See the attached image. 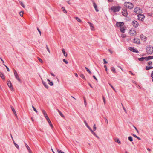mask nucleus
<instances>
[{"label":"nucleus","instance_id":"obj_1","mask_svg":"<svg viewBox=\"0 0 153 153\" xmlns=\"http://www.w3.org/2000/svg\"><path fill=\"white\" fill-rule=\"evenodd\" d=\"M121 7L120 6H112L110 8L111 10L112 11L113 13H116V12H119Z\"/></svg>","mask_w":153,"mask_h":153},{"label":"nucleus","instance_id":"obj_2","mask_svg":"<svg viewBox=\"0 0 153 153\" xmlns=\"http://www.w3.org/2000/svg\"><path fill=\"white\" fill-rule=\"evenodd\" d=\"M146 50L148 54H151L153 53V47L151 46L147 47Z\"/></svg>","mask_w":153,"mask_h":153},{"label":"nucleus","instance_id":"obj_3","mask_svg":"<svg viewBox=\"0 0 153 153\" xmlns=\"http://www.w3.org/2000/svg\"><path fill=\"white\" fill-rule=\"evenodd\" d=\"M124 5L130 9H132L134 7L133 4L130 2H126L125 3Z\"/></svg>","mask_w":153,"mask_h":153},{"label":"nucleus","instance_id":"obj_4","mask_svg":"<svg viewBox=\"0 0 153 153\" xmlns=\"http://www.w3.org/2000/svg\"><path fill=\"white\" fill-rule=\"evenodd\" d=\"M14 76L15 78L20 83H21V80L20 79L19 76L18 75V74L16 71L14 70L13 71Z\"/></svg>","mask_w":153,"mask_h":153},{"label":"nucleus","instance_id":"obj_5","mask_svg":"<svg viewBox=\"0 0 153 153\" xmlns=\"http://www.w3.org/2000/svg\"><path fill=\"white\" fill-rule=\"evenodd\" d=\"M134 12L136 14H140L143 13L142 10L140 9L139 7H137L134 8Z\"/></svg>","mask_w":153,"mask_h":153},{"label":"nucleus","instance_id":"obj_6","mask_svg":"<svg viewBox=\"0 0 153 153\" xmlns=\"http://www.w3.org/2000/svg\"><path fill=\"white\" fill-rule=\"evenodd\" d=\"M138 19L141 21H143L145 18V16L143 14H139L137 15Z\"/></svg>","mask_w":153,"mask_h":153},{"label":"nucleus","instance_id":"obj_7","mask_svg":"<svg viewBox=\"0 0 153 153\" xmlns=\"http://www.w3.org/2000/svg\"><path fill=\"white\" fill-rule=\"evenodd\" d=\"M130 34L132 36H136L137 33L136 30L134 29H131L129 31Z\"/></svg>","mask_w":153,"mask_h":153},{"label":"nucleus","instance_id":"obj_8","mask_svg":"<svg viewBox=\"0 0 153 153\" xmlns=\"http://www.w3.org/2000/svg\"><path fill=\"white\" fill-rule=\"evenodd\" d=\"M123 11L122 12V15L125 16H127L128 15L127 11L126 8H123L122 9Z\"/></svg>","mask_w":153,"mask_h":153},{"label":"nucleus","instance_id":"obj_9","mask_svg":"<svg viewBox=\"0 0 153 153\" xmlns=\"http://www.w3.org/2000/svg\"><path fill=\"white\" fill-rule=\"evenodd\" d=\"M133 26L135 28L139 26V23L138 22L135 20L133 21L132 22Z\"/></svg>","mask_w":153,"mask_h":153},{"label":"nucleus","instance_id":"obj_10","mask_svg":"<svg viewBox=\"0 0 153 153\" xmlns=\"http://www.w3.org/2000/svg\"><path fill=\"white\" fill-rule=\"evenodd\" d=\"M84 123L85 124V125L87 126V127L88 128V129L90 130L91 132L93 134H95V132L93 131L91 129V128L89 127V126L88 125V123H87L86 121H84Z\"/></svg>","mask_w":153,"mask_h":153},{"label":"nucleus","instance_id":"obj_11","mask_svg":"<svg viewBox=\"0 0 153 153\" xmlns=\"http://www.w3.org/2000/svg\"><path fill=\"white\" fill-rule=\"evenodd\" d=\"M129 49L131 51L134 52H135L137 53H139V51L137 50H136V49H135V48L133 47H130L129 48Z\"/></svg>","mask_w":153,"mask_h":153},{"label":"nucleus","instance_id":"obj_12","mask_svg":"<svg viewBox=\"0 0 153 153\" xmlns=\"http://www.w3.org/2000/svg\"><path fill=\"white\" fill-rule=\"evenodd\" d=\"M124 24L123 22H117L116 23V25L118 27H121L124 25Z\"/></svg>","mask_w":153,"mask_h":153},{"label":"nucleus","instance_id":"obj_13","mask_svg":"<svg viewBox=\"0 0 153 153\" xmlns=\"http://www.w3.org/2000/svg\"><path fill=\"white\" fill-rule=\"evenodd\" d=\"M7 84L10 88L12 90L13 89V88L12 87L11 82L10 80H8L7 81Z\"/></svg>","mask_w":153,"mask_h":153},{"label":"nucleus","instance_id":"obj_14","mask_svg":"<svg viewBox=\"0 0 153 153\" xmlns=\"http://www.w3.org/2000/svg\"><path fill=\"white\" fill-rule=\"evenodd\" d=\"M133 42L134 43L137 44L140 43V41L139 39L137 38H134L133 39Z\"/></svg>","mask_w":153,"mask_h":153},{"label":"nucleus","instance_id":"obj_15","mask_svg":"<svg viewBox=\"0 0 153 153\" xmlns=\"http://www.w3.org/2000/svg\"><path fill=\"white\" fill-rule=\"evenodd\" d=\"M140 38L143 41H146L147 39V38L145 36L143 35H140Z\"/></svg>","mask_w":153,"mask_h":153},{"label":"nucleus","instance_id":"obj_16","mask_svg":"<svg viewBox=\"0 0 153 153\" xmlns=\"http://www.w3.org/2000/svg\"><path fill=\"white\" fill-rule=\"evenodd\" d=\"M146 60L147 61L149 60L153 59V56H149L148 57H145Z\"/></svg>","mask_w":153,"mask_h":153},{"label":"nucleus","instance_id":"obj_17","mask_svg":"<svg viewBox=\"0 0 153 153\" xmlns=\"http://www.w3.org/2000/svg\"><path fill=\"white\" fill-rule=\"evenodd\" d=\"M0 76L4 80H5V77L3 73L1 72L0 71Z\"/></svg>","mask_w":153,"mask_h":153},{"label":"nucleus","instance_id":"obj_18","mask_svg":"<svg viewBox=\"0 0 153 153\" xmlns=\"http://www.w3.org/2000/svg\"><path fill=\"white\" fill-rule=\"evenodd\" d=\"M93 6L95 9V10L96 12H98L99 11V10L97 8V6L95 2L93 3Z\"/></svg>","mask_w":153,"mask_h":153},{"label":"nucleus","instance_id":"obj_19","mask_svg":"<svg viewBox=\"0 0 153 153\" xmlns=\"http://www.w3.org/2000/svg\"><path fill=\"white\" fill-rule=\"evenodd\" d=\"M88 23L89 24V25L91 27V29L92 30H93V29L94 28V27L92 23L90 22H88Z\"/></svg>","mask_w":153,"mask_h":153},{"label":"nucleus","instance_id":"obj_20","mask_svg":"<svg viewBox=\"0 0 153 153\" xmlns=\"http://www.w3.org/2000/svg\"><path fill=\"white\" fill-rule=\"evenodd\" d=\"M42 83L43 85H44V86L46 88H47L48 89V85H47V83H46V82H45L44 81H42Z\"/></svg>","mask_w":153,"mask_h":153},{"label":"nucleus","instance_id":"obj_21","mask_svg":"<svg viewBox=\"0 0 153 153\" xmlns=\"http://www.w3.org/2000/svg\"><path fill=\"white\" fill-rule=\"evenodd\" d=\"M47 81L48 82V84L50 85V86H53V83L52 82H51L50 80L48 79H47Z\"/></svg>","mask_w":153,"mask_h":153},{"label":"nucleus","instance_id":"obj_22","mask_svg":"<svg viewBox=\"0 0 153 153\" xmlns=\"http://www.w3.org/2000/svg\"><path fill=\"white\" fill-rule=\"evenodd\" d=\"M62 51L64 56L65 57H67V54L65 52L64 49H62Z\"/></svg>","mask_w":153,"mask_h":153},{"label":"nucleus","instance_id":"obj_23","mask_svg":"<svg viewBox=\"0 0 153 153\" xmlns=\"http://www.w3.org/2000/svg\"><path fill=\"white\" fill-rule=\"evenodd\" d=\"M120 31L122 33H124L125 32V29L124 27H121L120 28Z\"/></svg>","mask_w":153,"mask_h":153},{"label":"nucleus","instance_id":"obj_24","mask_svg":"<svg viewBox=\"0 0 153 153\" xmlns=\"http://www.w3.org/2000/svg\"><path fill=\"white\" fill-rule=\"evenodd\" d=\"M145 59H146L145 57H142L138 58V60L140 61H143Z\"/></svg>","mask_w":153,"mask_h":153},{"label":"nucleus","instance_id":"obj_25","mask_svg":"<svg viewBox=\"0 0 153 153\" xmlns=\"http://www.w3.org/2000/svg\"><path fill=\"white\" fill-rule=\"evenodd\" d=\"M111 71L113 73H115L116 72L115 68L114 67H111Z\"/></svg>","mask_w":153,"mask_h":153},{"label":"nucleus","instance_id":"obj_26","mask_svg":"<svg viewBox=\"0 0 153 153\" xmlns=\"http://www.w3.org/2000/svg\"><path fill=\"white\" fill-rule=\"evenodd\" d=\"M47 121H48V123H49L50 126L51 127V128H52L53 127V125L51 122L50 120L49 119Z\"/></svg>","mask_w":153,"mask_h":153},{"label":"nucleus","instance_id":"obj_27","mask_svg":"<svg viewBox=\"0 0 153 153\" xmlns=\"http://www.w3.org/2000/svg\"><path fill=\"white\" fill-rule=\"evenodd\" d=\"M115 142L118 143L119 144H121V142L119 139H114Z\"/></svg>","mask_w":153,"mask_h":153},{"label":"nucleus","instance_id":"obj_28","mask_svg":"<svg viewBox=\"0 0 153 153\" xmlns=\"http://www.w3.org/2000/svg\"><path fill=\"white\" fill-rule=\"evenodd\" d=\"M134 137H135L136 138H137V139L139 140H141V139L139 137H137V136L136 135L133 134H131Z\"/></svg>","mask_w":153,"mask_h":153},{"label":"nucleus","instance_id":"obj_29","mask_svg":"<svg viewBox=\"0 0 153 153\" xmlns=\"http://www.w3.org/2000/svg\"><path fill=\"white\" fill-rule=\"evenodd\" d=\"M85 68L86 70L90 74H91V71L88 69V68L87 67H85Z\"/></svg>","mask_w":153,"mask_h":153},{"label":"nucleus","instance_id":"obj_30","mask_svg":"<svg viewBox=\"0 0 153 153\" xmlns=\"http://www.w3.org/2000/svg\"><path fill=\"white\" fill-rule=\"evenodd\" d=\"M80 76L81 77H82L84 80H86V78H85V76L83 74H81L80 75Z\"/></svg>","mask_w":153,"mask_h":153},{"label":"nucleus","instance_id":"obj_31","mask_svg":"<svg viewBox=\"0 0 153 153\" xmlns=\"http://www.w3.org/2000/svg\"><path fill=\"white\" fill-rule=\"evenodd\" d=\"M42 113H43L44 117L45 116H46L47 115V114L46 111L44 110H42Z\"/></svg>","mask_w":153,"mask_h":153},{"label":"nucleus","instance_id":"obj_32","mask_svg":"<svg viewBox=\"0 0 153 153\" xmlns=\"http://www.w3.org/2000/svg\"><path fill=\"white\" fill-rule=\"evenodd\" d=\"M153 68V67H148V66H146V70H149V69H152V68Z\"/></svg>","mask_w":153,"mask_h":153},{"label":"nucleus","instance_id":"obj_33","mask_svg":"<svg viewBox=\"0 0 153 153\" xmlns=\"http://www.w3.org/2000/svg\"><path fill=\"white\" fill-rule=\"evenodd\" d=\"M14 144L15 146L19 149V146L17 144L15 141H14Z\"/></svg>","mask_w":153,"mask_h":153},{"label":"nucleus","instance_id":"obj_34","mask_svg":"<svg viewBox=\"0 0 153 153\" xmlns=\"http://www.w3.org/2000/svg\"><path fill=\"white\" fill-rule=\"evenodd\" d=\"M128 140L131 142L133 141L132 137L131 136H129L128 137Z\"/></svg>","mask_w":153,"mask_h":153},{"label":"nucleus","instance_id":"obj_35","mask_svg":"<svg viewBox=\"0 0 153 153\" xmlns=\"http://www.w3.org/2000/svg\"><path fill=\"white\" fill-rule=\"evenodd\" d=\"M75 19L76 20H77L78 22H81V20L78 17H76Z\"/></svg>","mask_w":153,"mask_h":153},{"label":"nucleus","instance_id":"obj_36","mask_svg":"<svg viewBox=\"0 0 153 153\" xmlns=\"http://www.w3.org/2000/svg\"><path fill=\"white\" fill-rule=\"evenodd\" d=\"M23 14H24L23 11H21V12H19V14H20V16L22 17L23 16Z\"/></svg>","mask_w":153,"mask_h":153},{"label":"nucleus","instance_id":"obj_37","mask_svg":"<svg viewBox=\"0 0 153 153\" xmlns=\"http://www.w3.org/2000/svg\"><path fill=\"white\" fill-rule=\"evenodd\" d=\"M62 11H63V12L65 13H67V11L66 10H65V8L64 7H62Z\"/></svg>","mask_w":153,"mask_h":153},{"label":"nucleus","instance_id":"obj_38","mask_svg":"<svg viewBox=\"0 0 153 153\" xmlns=\"http://www.w3.org/2000/svg\"><path fill=\"white\" fill-rule=\"evenodd\" d=\"M46 48L47 49V51H48V52L49 53H50V50L47 45H46Z\"/></svg>","mask_w":153,"mask_h":153},{"label":"nucleus","instance_id":"obj_39","mask_svg":"<svg viewBox=\"0 0 153 153\" xmlns=\"http://www.w3.org/2000/svg\"><path fill=\"white\" fill-rule=\"evenodd\" d=\"M19 2H20V4L22 6V7L23 8H25V6H24V4L23 3V2H21V1H20Z\"/></svg>","mask_w":153,"mask_h":153},{"label":"nucleus","instance_id":"obj_40","mask_svg":"<svg viewBox=\"0 0 153 153\" xmlns=\"http://www.w3.org/2000/svg\"><path fill=\"white\" fill-rule=\"evenodd\" d=\"M38 59L39 61L41 63H42L43 62V61L40 58L38 57Z\"/></svg>","mask_w":153,"mask_h":153},{"label":"nucleus","instance_id":"obj_41","mask_svg":"<svg viewBox=\"0 0 153 153\" xmlns=\"http://www.w3.org/2000/svg\"><path fill=\"white\" fill-rule=\"evenodd\" d=\"M109 85H110V86H111V87L113 89V90L115 91H116V90H115V88H114V87H113V86L110 83H109Z\"/></svg>","mask_w":153,"mask_h":153},{"label":"nucleus","instance_id":"obj_42","mask_svg":"<svg viewBox=\"0 0 153 153\" xmlns=\"http://www.w3.org/2000/svg\"><path fill=\"white\" fill-rule=\"evenodd\" d=\"M57 151L58 153H65L64 152L60 150L59 149H57Z\"/></svg>","mask_w":153,"mask_h":153},{"label":"nucleus","instance_id":"obj_43","mask_svg":"<svg viewBox=\"0 0 153 153\" xmlns=\"http://www.w3.org/2000/svg\"><path fill=\"white\" fill-rule=\"evenodd\" d=\"M32 108H33L34 111L36 112V113H37V111L36 110V109L35 108V107H34L33 105H32Z\"/></svg>","mask_w":153,"mask_h":153},{"label":"nucleus","instance_id":"obj_44","mask_svg":"<svg viewBox=\"0 0 153 153\" xmlns=\"http://www.w3.org/2000/svg\"><path fill=\"white\" fill-rule=\"evenodd\" d=\"M59 115L63 118H64L65 117L64 115L62 114L61 113V112H60L59 113Z\"/></svg>","mask_w":153,"mask_h":153},{"label":"nucleus","instance_id":"obj_45","mask_svg":"<svg viewBox=\"0 0 153 153\" xmlns=\"http://www.w3.org/2000/svg\"><path fill=\"white\" fill-rule=\"evenodd\" d=\"M63 61L64 62H65V63L66 64L68 63V61L67 60H66L65 59H63Z\"/></svg>","mask_w":153,"mask_h":153},{"label":"nucleus","instance_id":"obj_46","mask_svg":"<svg viewBox=\"0 0 153 153\" xmlns=\"http://www.w3.org/2000/svg\"><path fill=\"white\" fill-rule=\"evenodd\" d=\"M93 128L94 131H95L96 130L97 128L96 127V125L95 124H94V125Z\"/></svg>","mask_w":153,"mask_h":153},{"label":"nucleus","instance_id":"obj_47","mask_svg":"<svg viewBox=\"0 0 153 153\" xmlns=\"http://www.w3.org/2000/svg\"><path fill=\"white\" fill-rule=\"evenodd\" d=\"M37 30L39 32V33L40 35L41 36V33L40 29H39V28L37 27Z\"/></svg>","mask_w":153,"mask_h":153},{"label":"nucleus","instance_id":"obj_48","mask_svg":"<svg viewBox=\"0 0 153 153\" xmlns=\"http://www.w3.org/2000/svg\"><path fill=\"white\" fill-rule=\"evenodd\" d=\"M104 119L105 120V122L107 123V124H108V120L107 118H106L105 117H104Z\"/></svg>","mask_w":153,"mask_h":153},{"label":"nucleus","instance_id":"obj_49","mask_svg":"<svg viewBox=\"0 0 153 153\" xmlns=\"http://www.w3.org/2000/svg\"><path fill=\"white\" fill-rule=\"evenodd\" d=\"M102 98H103V101L104 104L105 105V98L104 97V96L102 97Z\"/></svg>","mask_w":153,"mask_h":153},{"label":"nucleus","instance_id":"obj_50","mask_svg":"<svg viewBox=\"0 0 153 153\" xmlns=\"http://www.w3.org/2000/svg\"><path fill=\"white\" fill-rule=\"evenodd\" d=\"M104 67L105 68V71L107 72V66L106 65H104ZM107 73H108V72H107Z\"/></svg>","mask_w":153,"mask_h":153},{"label":"nucleus","instance_id":"obj_51","mask_svg":"<svg viewBox=\"0 0 153 153\" xmlns=\"http://www.w3.org/2000/svg\"><path fill=\"white\" fill-rule=\"evenodd\" d=\"M11 108L13 112H14V111H15V110L13 106H11Z\"/></svg>","mask_w":153,"mask_h":153},{"label":"nucleus","instance_id":"obj_52","mask_svg":"<svg viewBox=\"0 0 153 153\" xmlns=\"http://www.w3.org/2000/svg\"><path fill=\"white\" fill-rule=\"evenodd\" d=\"M25 145L27 149H30V147H29V146H28V145H27V144L26 143H25Z\"/></svg>","mask_w":153,"mask_h":153},{"label":"nucleus","instance_id":"obj_53","mask_svg":"<svg viewBox=\"0 0 153 153\" xmlns=\"http://www.w3.org/2000/svg\"><path fill=\"white\" fill-rule=\"evenodd\" d=\"M152 62L151 61H149L148 63V64L149 65H151L152 64Z\"/></svg>","mask_w":153,"mask_h":153},{"label":"nucleus","instance_id":"obj_54","mask_svg":"<svg viewBox=\"0 0 153 153\" xmlns=\"http://www.w3.org/2000/svg\"><path fill=\"white\" fill-rule=\"evenodd\" d=\"M3 65L5 66V67H6V68L7 70V71H9L10 70H9V68L8 67H7V66L5 65L4 64H3Z\"/></svg>","mask_w":153,"mask_h":153},{"label":"nucleus","instance_id":"obj_55","mask_svg":"<svg viewBox=\"0 0 153 153\" xmlns=\"http://www.w3.org/2000/svg\"><path fill=\"white\" fill-rule=\"evenodd\" d=\"M45 117L46 118V120H47V121L49 119H49L48 115L47 116H46Z\"/></svg>","mask_w":153,"mask_h":153},{"label":"nucleus","instance_id":"obj_56","mask_svg":"<svg viewBox=\"0 0 153 153\" xmlns=\"http://www.w3.org/2000/svg\"><path fill=\"white\" fill-rule=\"evenodd\" d=\"M103 60L104 61V64H106L107 63V62L106 61L105 59H103Z\"/></svg>","mask_w":153,"mask_h":153},{"label":"nucleus","instance_id":"obj_57","mask_svg":"<svg viewBox=\"0 0 153 153\" xmlns=\"http://www.w3.org/2000/svg\"><path fill=\"white\" fill-rule=\"evenodd\" d=\"M133 127L136 130V131L138 132V130L136 128V127H135L134 126H133Z\"/></svg>","mask_w":153,"mask_h":153},{"label":"nucleus","instance_id":"obj_58","mask_svg":"<svg viewBox=\"0 0 153 153\" xmlns=\"http://www.w3.org/2000/svg\"><path fill=\"white\" fill-rule=\"evenodd\" d=\"M108 51H109L111 53V54L112 53L113 51L111 50L110 49H108Z\"/></svg>","mask_w":153,"mask_h":153},{"label":"nucleus","instance_id":"obj_59","mask_svg":"<svg viewBox=\"0 0 153 153\" xmlns=\"http://www.w3.org/2000/svg\"><path fill=\"white\" fill-rule=\"evenodd\" d=\"M122 105L123 108V110H124V111H125V112L126 113V109Z\"/></svg>","mask_w":153,"mask_h":153},{"label":"nucleus","instance_id":"obj_60","mask_svg":"<svg viewBox=\"0 0 153 153\" xmlns=\"http://www.w3.org/2000/svg\"><path fill=\"white\" fill-rule=\"evenodd\" d=\"M93 77L96 80V81H97V79L94 75L93 76Z\"/></svg>","mask_w":153,"mask_h":153},{"label":"nucleus","instance_id":"obj_61","mask_svg":"<svg viewBox=\"0 0 153 153\" xmlns=\"http://www.w3.org/2000/svg\"><path fill=\"white\" fill-rule=\"evenodd\" d=\"M28 151V152L29 153H32L31 150H30V149H27Z\"/></svg>","mask_w":153,"mask_h":153},{"label":"nucleus","instance_id":"obj_62","mask_svg":"<svg viewBox=\"0 0 153 153\" xmlns=\"http://www.w3.org/2000/svg\"><path fill=\"white\" fill-rule=\"evenodd\" d=\"M13 113L16 116H17V114H16V112L15 111H14V112H13Z\"/></svg>","mask_w":153,"mask_h":153},{"label":"nucleus","instance_id":"obj_63","mask_svg":"<svg viewBox=\"0 0 153 153\" xmlns=\"http://www.w3.org/2000/svg\"><path fill=\"white\" fill-rule=\"evenodd\" d=\"M51 75L52 76H55V75H54V74H53V73H51Z\"/></svg>","mask_w":153,"mask_h":153},{"label":"nucleus","instance_id":"obj_64","mask_svg":"<svg viewBox=\"0 0 153 153\" xmlns=\"http://www.w3.org/2000/svg\"><path fill=\"white\" fill-rule=\"evenodd\" d=\"M151 76L152 77V79H153V71L151 73Z\"/></svg>","mask_w":153,"mask_h":153}]
</instances>
